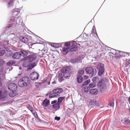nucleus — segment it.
Segmentation results:
<instances>
[{
  "mask_svg": "<svg viewBox=\"0 0 130 130\" xmlns=\"http://www.w3.org/2000/svg\"><path fill=\"white\" fill-rule=\"evenodd\" d=\"M20 9V8H16L13 9L12 11V17H11L10 19V24H9L6 28V29L8 30V28L12 27L14 28L17 25L18 28L19 30L23 31L24 32V30L26 31V28L23 22V21L21 17H19L17 18L14 17V16L17 15L19 13V11L17 10Z\"/></svg>",
  "mask_w": 130,
  "mask_h": 130,
  "instance_id": "1",
  "label": "nucleus"
},
{
  "mask_svg": "<svg viewBox=\"0 0 130 130\" xmlns=\"http://www.w3.org/2000/svg\"><path fill=\"white\" fill-rule=\"evenodd\" d=\"M107 80L105 78H102L99 81L98 86L100 88V91L102 93L104 92L106 88Z\"/></svg>",
  "mask_w": 130,
  "mask_h": 130,
  "instance_id": "2",
  "label": "nucleus"
},
{
  "mask_svg": "<svg viewBox=\"0 0 130 130\" xmlns=\"http://www.w3.org/2000/svg\"><path fill=\"white\" fill-rule=\"evenodd\" d=\"M0 1L7 3V6L8 7H12L15 8L17 7L16 6L17 4H18V2L15 0H0Z\"/></svg>",
  "mask_w": 130,
  "mask_h": 130,
  "instance_id": "3",
  "label": "nucleus"
},
{
  "mask_svg": "<svg viewBox=\"0 0 130 130\" xmlns=\"http://www.w3.org/2000/svg\"><path fill=\"white\" fill-rule=\"evenodd\" d=\"M108 50H109L110 52H109V54H111L115 55V57L116 59H118L120 57L121 55L120 54L121 52L119 51L116 50H115L109 47H108Z\"/></svg>",
  "mask_w": 130,
  "mask_h": 130,
  "instance_id": "4",
  "label": "nucleus"
},
{
  "mask_svg": "<svg viewBox=\"0 0 130 130\" xmlns=\"http://www.w3.org/2000/svg\"><path fill=\"white\" fill-rule=\"evenodd\" d=\"M71 43L65 42L64 46L62 48V53L63 55H66L68 52L71 47Z\"/></svg>",
  "mask_w": 130,
  "mask_h": 130,
  "instance_id": "5",
  "label": "nucleus"
},
{
  "mask_svg": "<svg viewBox=\"0 0 130 130\" xmlns=\"http://www.w3.org/2000/svg\"><path fill=\"white\" fill-rule=\"evenodd\" d=\"M85 70L87 73L91 74L92 76H95L96 73V69H93L91 67H88L86 68L85 69Z\"/></svg>",
  "mask_w": 130,
  "mask_h": 130,
  "instance_id": "6",
  "label": "nucleus"
},
{
  "mask_svg": "<svg viewBox=\"0 0 130 130\" xmlns=\"http://www.w3.org/2000/svg\"><path fill=\"white\" fill-rule=\"evenodd\" d=\"M104 67V64H103L99 63L98 64L99 70L98 74L99 76H101L104 73L105 70Z\"/></svg>",
  "mask_w": 130,
  "mask_h": 130,
  "instance_id": "7",
  "label": "nucleus"
},
{
  "mask_svg": "<svg viewBox=\"0 0 130 130\" xmlns=\"http://www.w3.org/2000/svg\"><path fill=\"white\" fill-rule=\"evenodd\" d=\"M29 77L31 80H35L38 79L39 74L36 72H33L30 74Z\"/></svg>",
  "mask_w": 130,
  "mask_h": 130,
  "instance_id": "8",
  "label": "nucleus"
},
{
  "mask_svg": "<svg viewBox=\"0 0 130 130\" xmlns=\"http://www.w3.org/2000/svg\"><path fill=\"white\" fill-rule=\"evenodd\" d=\"M17 85L15 84L11 83L8 84V89L11 91L12 93H13L17 89Z\"/></svg>",
  "mask_w": 130,
  "mask_h": 130,
  "instance_id": "9",
  "label": "nucleus"
},
{
  "mask_svg": "<svg viewBox=\"0 0 130 130\" xmlns=\"http://www.w3.org/2000/svg\"><path fill=\"white\" fill-rule=\"evenodd\" d=\"M37 57V56L35 54L30 55L27 56L26 58L29 62H31L34 61Z\"/></svg>",
  "mask_w": 130,
  "mask_h": 130,
  "instance_id": "10",
  "label": "nucleus"
},
{
  "mask_svg": "<svg viewBox=\"0 0 130 130\" xmlns=\"http://www.w3.org/2000/svg\"><path fill=\"white\" fill-rule=\"evenodd\" d=\"M53 90V92L55 93L57 97L60 96V94L62 92L63 90L62 89L60 88H57Z\"/></svg>",
  "mask_w": 130,
  "mask_h": 130,
  "instance_id": "11",
  "label": "nucleus"
},
{
  "mask_svg": "<svg viewBox=\"0 0 130 130\" xmlns=\"http://www.w3.org/2000/svg\"><path fill=\"white\" fill-rule=\"evenodd\" d=\"M52 104L53 105V107L55 109H58L60 107V104L57 102V100H54L51 102Z\"/></svg>",
  "mask_w": 130,
  "mask_h": 130,
  "instance_id": "12",
  "label": "nucleus"
},
{
  "mask_svg": "<svg viewBox=\"0 0 130 130\" xmlns=\"http://www.w3.org/2000/svg\"><path fill=\"white\" fill-rule=\"evenodd\" d=\"M71 46V48L70 49V51H75L77 49V46L76 45V42L75 41H73L72 43Z\"/></svg>",
  "mask_w": 130,
  "mask_h": 130,
  "instance_id": "13",
  "label": "nucleus"
},
{
  "mask_svg": "<svg viewBox=\"0 0 130 130\" xmlns=\"http://www.w3.org/2000/svg\"><path fill=\"white\" fill-rule=\"evenodd\" d=\"M21 55V53L16 52L12 55V57L14 59H18L20 58Z\"/></svg>",
  "mask_w": 130,
  "mask_h": 130,
  "instance_id": "14",
  "label": "nucleus"
},
{
  "mask_svg": "<svg viewBox=\"0 0 130 130\" xmlns=\"http://www.w3.org/2000/svg\"><path fill=\"white\" fill-rule=\"evenodd\" d=\"M20 40L24 43H26L28 41V38L24 36H22L20 37Z\"/></svg>",
  "mask_w": 130,
  "mask_h": 130,
  "instance_id": "15",
  "label": "nucleus"
},
{
  "mask_svg": "<svg viewBox=\"0 0 130 130\" xmlns=\"http://www.w3.org/2000/svg\"><path fill=\"white\" fill-rule=\"evenodd\" d=\"M22 80H23V82L24 83V85H25L26 86L28 85L30 83L29 79L28 77H24L22 78Z\"/></svg>",
  "mask_w": 130,
  "mask_h": 130,
  "instance_id": "16",
  "label": "nucleus"
},
{
  "mask_svg": "<svg viewBox=\"0 0 130 130\" xmlns=\"http://www.w3.org/2000/svg\"><path fill=\"white\" fill-rule=\"evenodd\" d=\"M89 104L91 106V107H92V108L94 107V106H99V102L97 101H95L94 102L93 101H91L89 103Z\"/></svg>",
  "mask_w": 130,
  "mask_h": 130,
  "instance_id": "17",
  "label": "nucleus"
},
{
  "mask_svg": "<svg viewBox=\"0 0 130 130\" xmlns=\"http://www.w3.org/2000/svg\"><path fill=\"white\" fill-rule=\"evenodd\" d=\"M63 43H52L51 44V46L57 48L60 47L63 44Z\"/></svg>",
  "mask_w": 130,
  "mask_h": 130,
  "instance_id": "18",
  "label": "nucleus"
},
{
  "mask_svg": "<svg viewBox=\"0 0 130 130\" xmlns=\"http://www.w3.org/2000/svg\"><path fill=\"white\" fill-rule=\"evenodd\" d=\"M70 67L69 66H66L63 69L61 70V71L62 73H64L65 72H70Z\"/></svg>",
  "mask_w": 130,
  "mask_h": 130,
  "instance_id": "19",
  "label": "nucleus"
},
{
  "mask_svg": "<svg viewBox=\"0 0 130 130\" xmlns=\"http://www.w3.org/2000/svg\"><path fill=\"white\" fill-rule=\"evenodd\" d=\"M50 104V101L49 100L45 99L43 101L42 103V106L46 107H47Z\"/></svg>",
  "mask_w": 130,
  "mask_h": 130,
  "instance_id": "20",
  "label": "nucleus"
},
{
  "mask_svg": "<svg viewBox=\"0 0 130 130\" xmlns=\"http://www.w3.org/2000/svg\"><path fill=\"white\" fill-rule=\"evenodd\" d=\"M89 92L90 94L93 95L96 94L98 93L97 89L95 88L91 89H90Z\"/></svg>",
  "mask_w": 130,
  "mask_h": 130,
  "instance_id": "21",
  "label": "nucleus"
},
{
  "mask_svg": "<svg viewBox=\"0 0 130 130\" xmlns=\"http://www.w3.org/2000/svg\"><path fill=\"white\" fill-rule=\"evenodd\" d=\"M77 80L78 83H80L83 81V78L80 75H78L77 77Z\"/></svg>",
  "mask_w": 130,
  "mask_h": 130,
  "instance_id": "22",
  "label": "nucleus"
},
{
  "mask_svg": "<svg viewBox=\"0 0 130 130\" xmlns=\"http://www.w3.org/2000/svg\"><path fill=\"white\" fill-rule=\"evenodd\" d=\"M18 86L20 87H22L24 86H26L25 85H24V83L23 82V80H22V78L20 79L19 80L18 83Z\"/></svg>",
  "mask_w": 130,
  "mask_h": 130,
  "instance_id": "23",
  "label": "nucleus"
},
{
  "mask_svg": "<svg viewBox=\"0 0 130 130\" xmlns=\"http://www.w3.org/2000/svg\"><path fill=\"white\" fill-rule=\"evenodd\" d=\"M124 124L126 125H130V120L127 118H125L124 119Z\"/></svg>",
  "mask_w": 130,
  "mask_h": 130,
  "instance_id": "24",
  "label": "nucleus"
},
{
  "mask_svg": "<svg viewBox=\"0 0 130 130\" xmlns=\"http://www.w3.org/2000/svg\"><path fill=\"white\" fill-rule=\"evenodd\" d=\"M16 42V41L15 40V38H13L8 41V44L9 43L10 44H12L15 43Z\"/></svg>",
  "mask_w": 130,
  "mask_h": 130,
  "instance_id": "25",
  "label": "nucleus"
},
{
  "mask_svg": "<svg viewBox=\"0 0 130 130\" xmlns=\"http://www.w3.org/2000/svg\"><path fill=\"white\" fill-rule=\"evenodd\" d=\"M6 96L4 94L2 93L1 91H0V99L2 100H4L5 99Z\"/></svg>",
  "mask_w": 130,
  "mask_h": 130,
  "instance_id": "26",
  "label": "nucleus"
},
{
  "mask_svg": "<svg viewBox=\"0 0 130 130\" xmlns=\"http://www.w3.org/2000/svg\"><path fill=\"white\" fill-rule=\"evenodd\" d=\"M64 79L63 77L62 73H59L58 75V80L59 82L61 83L64 80Z\"/></svg>",
  "mask_w": 130,
  "mask_h": 130,
  "instance_id": "27",
  "label": "nucleus"
},
{
  "mask_svg": "<svg viewBox=\"0 0 130 130\" xmlns=\"http://www.w3.org/2000/svg\"><path fill=\"white\" fill-rule=\"evenodd\" d=\"M65 97L64 96L60 97H59L58 99L57 102L60 104L62 101L64 99Z\"/></svg>",
  "mask_w": 130,
  "mask_h": 130,
  "instance_id": "28",
  "label": "nucleus"
},
{
  "mask_svg": "<svg viewBox=\"0 0 130 130\" xmlns=\"http://www.w3.org/2000/svg\"><path fill=\"white\" fill-rule=\"evenodd\" d=\"M63 73V76L65 78L68 77H69L70 76H71L70 72H65Z\"/></svg>",
  "mask_w": 130,
  "mask_h": 130,
  "instance_id": "29",
  "label": "nucleus"
},
{
  "mask_svg": "<svg viewBox=\"0 0 130 130\" xmlns=\"http://www.w3.org/2000/svg\"><path fill=\"white\" fill-rule=\"evenodd\" d=\"M20 53L22 54L23 56H26L28 54V52L24 50H22L21 51Z\"/></svg>",
  "mask_w": 130,
  "mask_h": 130,
  "instance_id": "30",
  "label": "nucleus"
},
{
  "mask_svg": "<svg viewBox=\"0 0 130 130\" xmlns=\"http://www.w3.org/2000/svg\"><path fill=\"white\" fill-rule=\"evenodd\" d=\"M53 93L50 94L49 95V98H53L57 97L56 94L55 93L53 92Z\"/></svg>",
  "mask_w": 130,
  "mask_h": 130,
  "instance_id": "31",
  "label": "nucleus"
},
{
  "mask_svg": "<svg viewBox=\"0 0 130 130\" xmlns=\"http://www.w3.org/2000/svg\"><path fill=\"white\" fill-rule=\"evenodd\" d=\"M5 73V70L3 67H2L0 69V75H2Z\"/></svg>",
  "mask_w": 130,
  "mask_h": 130,
  "instance_id": "32",
  "label": "nucleus"
},
{
  "mask_svg": "<svg viewBox=\"0 0 130 130\" xmlns=\"http://www.w3.org/2000/svg\"><path fill=\"white\" fill-rule=\"evenodd\" d=\"M47 83V84L48 85H49L50 84V82L48 81V82H47L46 80L44 79L41 81V83H39V84L40 85L41 84H46Z\"/></svg>",
  "mask_w": 130,
  "mask_h": 130,
  "instance_id": "33",
  "label": "nucleus"
},
{
  "mask_svg": "<svg viewBox=\"0 0 130 130\" xmlns=\"http://www.w3.org/2000/svg\"><path fill=\"white\" fill-rule=\"evenodd\" d=\"M72 61H74V62H81L80 59L79 58H75L74 59H73Z\"/></svg>",
  "mask_w": 130,
  "mask_h": 130,
  "instance_id": "34",
  "label": "nucleus"
},
{
  "mask_svg": "<svg viewBox=\"0 0 130 130\" xmlns=\"http://www.w3.org/2000/svg\"><path fill=\"white\" fill-rule=\"evenodd\" d=\"M85 92H88V90H90L88 86H86L83 88Z\"/></svg>",
  "mask_w": 130,
  "mask_h": 130,
  "instance_id": "35",
  "label": "nucleus"
},
{
  "mask_svg": "<svg viewBox=\"0 0 130 130\" xmlns=\"http://www.w3.org/2000/svg\"><path fill=\"white\" fill-rule=\"evenodd\" d=\"M36 65V63L35 62L29 64L30 67L31 68V69L34 68Z\"/></svg>",
  "mask_w": 130,
  "mask_h": 130,
  "instance_id": "36",
  "label": "nucleus"
},
{
  "mask_svg": "<svg viewBox=\"0 0 130 130\" xmlns=\"http://www.w3.org/2000/svg\"><path fill=\"white\" fill-rule=\"evenodd\" d=\"M14 63V62L13 60H10L8 62L7 64V66H10L13 64Z\"/></svg>",
  "mask_w": 130,
  "mask_h": 130,
  "instance_id": "37",
  "label": "nucleus"
},
{
  "mask_svg": "<svg viewBox=\"0 0 130 130\" xmlns=\"http://www.w3.org/2000/svg\"><path fill=\"white\" fill-rule=\"evenodd\" d=\"M90 82V80H87L83 84V86H85L87 85H88L89 83Z\"/></svg>",
  "mask_w": 130,
  "mask_h": 130,
  "instance_id": "38",
  "label": "nucleus"
},
{
  "mask_svg": "<svg viewBox=\"0 0 130 130\" xmlns=\"http://www.w3.org/2000/svg\"><path fill=\"white\" fill-rule=\"evenodd\" d=\"M5 52L4 50L0 51V56L3 55L5 53Z\"/></svg>",
  "mask_w": 130,
  "mask_h": 130,
  "instance_id": "39",
  "label": "nucleus"
},
{
  "mask_svg": "<svg viewBox=\"0 0 130 130\" xmlns=\"http://www.w3.org/2000/svg\"><path fill=\"white\" fill-rule=\"evenodd\" d=\"M84 72V70H80L78 72V73L79 75H82L83 74Z\"/></svg>",
  "mask_w": 130,
  "mask_h": 130,
  "instance_id": "40",
  "label": "nucleus"
},
{
  "mask_svg": "<svg viewBox=\"0 0 130 130\" xmlns=\"http://www.w3.org/2000/svg\"><path fill=\"white\" fill-rule=\"evenodd\" d=\"M94 84L93 83H91L89 85V87L90 88H92L94 87Z\"/></svg>",
  "mask_w": 130,
  "mask_h": 130,
  "instance_id": "41",
  "label": "nucleus"
},
{
  "mask_svg": "<svg viewBox=\"0 0 130 130\" xmlns=\"http://www.w3.org/2000/svg\"><path fill=\"white\" fill-rule=\"evenodd\" d=\"M27 107L28 109H29L30 111L33 109V108L32 106H30V105H29L27 106Z\"/></svg>",
  "mask_w": 130,
  "mask_h": 130,
  "instance_id": "42",
  "label": "nucleus"
},
{
  "mask_svg": "<svg viewBox=\"0 0 130 130\" xmlns=\"http://www.w3.org/2000/svg\"><path fill=\"white\" fill-rule=\"evenodd\" d=\"M92 32L93 33L95 34L97 36H98L97 34L96 33L95 29H94L93 28L92 30Z\"/></svg>",
  "mask_w": 130,
  "mask_h": 130,
  "instance_id": "43",
  "label": "nucleus"
},
{
  "mask_svg": "<svg viewBox=\"0 0 130 130\" xmlns=\"http://www.w3.org/2000/svg\"><path fill=\"white\" fill-rule=\"evenodd\" d=\"M98 78V77H94L92 78V81L94 82H95Z\"/></svg>",
  "mask_w": 130,
  "mask_h": 130,
  "instance_id": "44",
  "label": "nucleus"
},
{
  "mask_svg": "<svg viewBox=\"0 0 130 130\" xmlns=\"http://www.w3.org/2000/svg\"><path fill=\"white\" fill-rule=\"evenodd\" d=\"M129 64H130V60H129L126 62L125 65L127 66Z\"/></svg>",
  "mask_w": 130,
  "mask_h": 130,
  "instance_id": "45",
  "label": "nucleus"
},
{
  "mask_svg": "<svg viewBox=\"0 0 130 130\" xmlns=\"http://www.w3.org/2000/svg\"><path fill=\"white\" fill-rule=\"evenodd\" d=\"M60 119V118L59 117H56L55 118V120H57L58 121Z\"/></svg>",
  "mask_w": 130,
  "mask_h": 130,
  "instance_id": "46",
  "label": "nucleus"
},
{
  "mask_svg": "<svg viewBox=\"0 0 130 130\" xmlns=\"http://www.w3.org/2000/svg\"><path fill=\"white\" fill-rule=\"evenodd\" d=\"M30 111L33 115L36 112V111L34 109H33L31 110Z\"/></svg>",
  "mask_w": 130,
  "mask_h": 130,
  "instance_id": "47",
  "label": "nucleus"
},
{
  "mask_svg": "<svg viewBox=\"0 0 130 130\" xmlns=\"http://www.w3.org/2000/svg\"><path fill=\"white\" fill-rule=\"evenodd\" d=\"M114 105V103H110V106L111 107H113Z\"/></svg>",
  "mask_w": 130,
  "mask_h": 130,
  "instance_id": "48",
  "label": "nucleus"
},
{
  "mask_svg": "<svg viewBox=\"0 0 130 130\" xmlns=\"http://www.w3.org/2000/svg\"><path fill=\"white\" fill-rule=\"evenodd\" d=\"M34 116L36 118L37 117H38V115H37V113L36 112L35 113L33 114Z\"/></svg>",
  "mask_w": 130,
  "mask_h": 130,
  "instance_id": "49",
  "label": "nucleus"
},
{
  "mask_svg": "<svg viewBox=\"0 0 130 130\" xmlns=\"http://www.w3.org/2000/svg\"><path fill=\"white\" fill-rule=\"evenodd\" d=\"M122 56H125V54H126V52H122Z\"/></svg>",
  "mask_w": 130,
  "mask_h": 130,
  "instance_id": "50",
  "label": "nucleus"
},
{
  "mask_svg": "<svg viewBox=\"0 0 130 130\" xmlns=\"http://www.w3.org/2000/svg\"><path fill=\"white\" fill-rule=\"evenodd\" d=\"M15 95L13 94V95H12L11 93L9 94V96L11 97H13Z\"/></svg>",
  "mask_w": 130,
  "mask_h": 130,
  "instance_id": "51",
  "label": "nucleus"
},
{
  "mask_svg": "<svg viewBox=\"0 0 130 130\" xmlns=\"http://www.w3.org/2000/svg\"><path fill=\"white\" fill-rule=\"evenodd\" d=\"M2 82L1 81V79L0 78V87H1L2 86Z\"/></svg>",
  "mask_w": 130,
  "mask_h": 130,
  "instance_id": "52",
  "label": "nucleus"
},
{
  "mask_svg": "<svg viewBox=\"0 0 130 130\" xmlns=\"http://www.w3.org/2000/svg\"><path fill=\"white\" fill-rule=\"evenodd\" d=\"M33 35L34 36H36V34H35L34 33H33ZM37 36V37H39L40 39H41V40H43V39H42L41 38H40V37H38V36Z\"/></svg>",
  "mask_w": 130,
  "mask_h": 130,
  "instance_id": "53",
  "label": "nucleus"
},
{
  "mask_svg": "<svg viewBox=\"0 0 130 130\" xmlns=\"http://www.w3.org/2000/svg\"><path fill=\"white\" fill-rule=\"evenodd\" d=\"M0 62H1V63H0V64L1 65L3 64L4 63V62L2 60L1 61H0Z\"/></svg>",
  "mask_w": 130,
  "mask_h": 130,
  "instance_id": "54",
  "label": "nucleus"
},
{
  "mask_svg": "<svg viewBox=\"0 0 130 130\" xmlns=\"http://www.w3.org/2000/svg\"><path fill=\"white\" fill-rule=\"evenodd\" d=\"M128 101L129 103L130 104V96L128 98Z\"/></svg>",
  "mask_w": 130,
  "mask_h": 130,
  "instance_id": "55",
  "label": "nucleus"
},
{
  "mask_svg": "<svg viewBox=\"0 0 130 130\" xmlns=\"http://www.w3.org/2000/svg\"><path fill=\"white\" fill-rule=\"evenodd\" d=\"M5 49L7 51H8L9 50V49L7 47H5Z\"/></svg>",
  "mask_w": 130,
  "mask_h": 130,
  "instance_id": "56",
  "label": "nucleus"
},
{
  "mask_svg": "<svg viewBox=\"0 0 130 130\" xmlns=\"http://www.w3.org/2000/svg\"><path fill=\"white\" fill-rule=\"evenodd\" d=\"M36 119H37V120H38V121H40V119L38 116V117H37Z\"/></svg>",
  "mask_w": 130,
  "mask_h": 130,
  "instance_id": "57",
  "label": "nucleus"
},
{
  "mask_svg": "<svg viewBox=\"0 0 130 130\" xmlns=\"http://www.w3.org/2000/svg\"><path fill=\"white\" fill-rule=\"evenodd\" d=\"M56 84V82L55 81H54L53 82H52V84Z\"/></svg>",
  "mask_w": 130,
  "mask_h": 130,
  "instance_id": "58",
  "label": "nucleus"
},
{
  "mask_svg": "<svg viewBox=\"0 0 130 130\" xmlns=\"http://www.w3.org/2000/svg\"><path fill=\"white\" fill-rule=\"evenodd\" d=\"M73 59H72L71 60V62H72V63H75L76 62H74V61H72V60H73Z\"/></svg>",
  "mask_w": 130,
  "mask_h": 130,
  "instance_id": "59",
  "label": "nucleus"
},
{
  "mask_svg": "<svg viewBox=\"0 0 130 130\" xmlns=\"http://www.w3.org/2000/svg\"><path fill=\"white\" fill-rule=\"evenodd\" d=\"M76 45H77H77H79V46H80V44H78V43H76Z\"/></svg>",
  "mask_w": 130,
  "mask_h": 130,
  "instance_id": "60",
  "label": "nucleus"
},
{
  "mask_svg": "<svg viewBox=\"0 0 130 130\" xmlns=\"http://www.w3.org/2000/svg\"><path fill=\"white\" fill-rule=\"evenodd\" d=\"M44 43H49L48 42H47V41H46L45 42H44Z\"/></svg>",
  "mask_w": 130,
  "mask_h": 130,
  "instance_id": "61",
  "label": "nucleus"
},
{
  "mask_svg": "<svg viewBox=\"0 0 130 130\" xmlns=\"http://www.w3.org/2000/svg\"><path fill=\"white\" fill-rule=\"evenodd\" d=\"M11 32H12V31H11V35L14 34L13 33H12Z\"/></svg>",
  "mask_w": 130,
  "mask_h": 130,
  "instance_id": "62",
  "label": "nucleus"
},
{
  "mask_svg": "<svg viewBox=\"0 0 130 130\" xmlns=\"http://www.w3.org/2000/svg\"><path fill=\"white\" fill-rule=\"evenodd\" d=\"M18 34H21V33H20L19 32H18Z\"/></svg>",
  "mask_w": 130,
  "mask_h": 130,
  "instance_id": "63",
  "label": "nucleus"
},
{
  "mask_svg": "<svg viewBox=\"0 0 130 130\" xmlns=\"http://www.w3.org/2000/svg\"><path fill=\"white\" fill-rule=\"evenodd\" d=\"M41 41V42H44L43 41Z\"/></svg>",
  "mask_w": 130,
  "mask_h": 130,
  "instance_id": "64",
  "label": "nucleus"
}]
</instances>
